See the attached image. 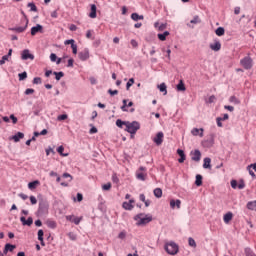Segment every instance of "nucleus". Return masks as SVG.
Returning a JSON list of instances; mask_svg holds the SVG:
<instances>
[{
	"mask_svg": "<svg viewBox=\"0 0 256 256\" xmlns=\"http://www.w3.org/2000/svg\"><path fill=\"white\" fill-rule=\"evenodd\" d=\"M145 175H147V174H145V173H143V172H137V173H136V177H137V179H139L140 181H145Z\"/></svg>",
	"mask_w": 256,
	"mask_h": 256,
	"instance_id": "38",
	"label": "nucleus"
},
{
	"mask_svg": "<svg viewBox=\"0 0 256 256\" xmlns=\"http://www.w3.org/2000/svg\"><path fill=\"white\" fill-rule=\"evenodd\" d=\"M43 235H45V232L43 230L38 231V241H43Z\"/></svg>",
	"mask_w": 256,
	"mask_h": 256,
	"instance_id": "47",
	"label": "nucleus"
},
{
	"mask_svg": "<svg viewBox=\"0 0 256 256\" xmlns=\"http://www.w3.org/2000/svg\"><path fill=\"white\" fill-rule=\"evenodd\" d=\"M134 83H135V79L134 78H130L128 80V82L126 83V90L129 91V89H131V87H133Z\"/></svg>",
	"mask_w": 256,
	"mask_h": 256,
	"instance_id": "35",
	"label": "nucleus"
},
{
	"mask_svg": "<svg viewBox=\"0 0 256 256\" xmlns=\"http://www.w3.org/2000/svg\"><path fill=\"white\" fill-rule=\"evenodd\" d=\"M68 237H69V239H71V241H77V234H75L73 232H69Z\"/></svg>",
	"mask_w": 256,
	"mask_h": 256,
	"instance_id": "45",
	"label": "nucleus"
},
{
	"mask_svg": "<svg viewBox=\"0 0 256 256\" xmlns=\"http://www.w3.org/2000/svg\"><path fill=\"white\" fill-rule=\"evenodd\" d=\"M38 185H41V182H39V180H34L28 184V189L33 191L34 189H37Z\"/></svg>",
	"mask_w": 256,
	"mask_h": 256,
	"instance_id": "17",
	"label": "nucleus"
},
{
	"mask_svg": "<svg viewBox=\"0 0 256 256\" xmlns=\"http://www.w3.org/2000/svg\"><path fill=\"white\" fill-rule=\"evenodd\" d=\"M108 93H109V95H118L119 94V91L118 90H112V89H109L108 90Z\"/></svg>",
	"mask_w": 256,
	"mask_h": 256,
	"instance_id": "61",
	"label": "nucleus"
},
{
	"mask_svg": "<svg viewBox=\"0 0 256 256\" xmlns=\"http://www.w3.org/2000/svg\"><path fill=\"white\" fill-rule=\"evenodd\" d=\"M247 209L250 211H256V200L247 203Z\"/></svg>",
	"mask_w": 256,
	"mask_h": 256,
	"instance_id": "25",
	"label": "nucleus"
},
{
	"mask_svg": "<svg viewBox=\"0 0 256 256\" xmlns=\"http://www.w3.org/2000/svg\"><path fill=\"white\" fill-rule=\"evenodd\" d=\"M67 118V114H62L57 117L58 121H65Z\"/></svg>",
	"mask_w": 256,
	"mask_h": 256,
	"instance_id": "50",
	"label": "nucleus"
},
{
	"mask_svg": "<svg viewBox=\"0 0 256 256\" xmlns=\"http://www.w3.org/2000/svg\"><path fill=\"white\" fill-rule=\"evenodd\" d=\"M131 19L133 21H143V19H145V17L143 15H139L138 13H132Z\"/></svg>",
	"mask_w": 256,
	"mask_h": 256,
	"instance_id": "21",
	"label": "nucleus"
},
{
	"mask_svg": "<svg viewBox=\"0 0 256 256\" xmlns=\"http://www.w3.org/2000/svg\"><path fill=\"white\" fill-rule=\"evenodd\" d=\"M36 33H43V26L41 24H37L36 26L31 28L32 37H35Z\"/></svg>",
	"mask_w": 256,
	"mask_h": 256,
	"instance_id": "9",
	"label": "nucleus"
},
{
	"mask_svg": "<svg viewBox=\"0 0 256 256\" xmlns=\"http://www.w3.org/2000/svg\"><path fill=\"white\" fill-rule=\"evenodd\" d=\"M191 160L195 161L196 163H199L201 161V151L200 150H194L190 152Z\"/></svg>",
	"mask_w": 256,
	"mask_h": 256,
	"instance_id": "6",
	"label": "nucleus"
},
{
	"mask_svg": "<svg viewBox=\"0 0 256 256\" xmlns=\"http://www.w3.org/2000/svg\"><path fill=\"white\" fill-rule=\"evenodd\" d=\"M177 155H179L178 162L179 163H185V159H187V156L185 155V151L178 149L177 150Z\"/></svg>",
	"mask_w": 256,
	"mask_h": 256,
	"instance_id": "14",
	"label": "nucleus"
},
{
	"mask_svg": "<svg viewBox=\"0 0 256 256\" xmlns=\"http://www.w3.org/2000/svg\"><path fill=\"white\" fill-rule=\"evenodd\" d=\"M230 185H231L232 189H235L236 187H238L237 180H231Z\"/></svg>",
	"mask_w": 256,
	"mask_h": 256,
	"instance_id": "56",
	"label": "nucleus"
},
{
	"mask_svg": "<svg viewBox=\"0 0 256 256\" xmlns=\"http://www.w3.org/2000/svg\"><path fill=\"white\" fill-rule=\"evenodd\" d=\"M20 221H21L22 225H27L28 227H31L33 225L32 217H28V219H26L24 216H21Z\"/></svg>",
	"mask_w": 256,
	"mask_h": 256,
	"instance_id": "11",
	"label": "nucleus"
},
{
	"mask_svg": "<svg viewBox=\"0 0 256 256\" xmlns=\"http://www.w3.org/2000/svg\"><path fill=\"white\" fill-rule=\"evenodd\" d=\"M27 7L30 8V11L37 12V6L35 5V3L30 2V3H28Z\"/></svg>",
	"mask_w": 256,
	"mask_h": 256,
	"instance_id": "41",
	"label": "nucleus"
},
{
	"mask_svg": "<svg viewBox=\"0 0 256 256\" xmlns=\"http://www.w3.org/2000/svg\"><path fill=\"white\" fill-rule=\"evenodd\" d=\"M41 83H42L41 77H35L33 79V84L34 85H41Z\"/></svg>",
	"mask_w": 256,
	"mask_h": 256,
	"instance_id": "46",
	"label": "nucleus"
},
{
	"mask_svg": "<svg viewBox=\"0 0 256 256\" xmlns=\"http://www.w3.org/2000/svg\"><path fill=\"white\" fill-rule=\"evenodd\" d=\"M31 205H37V198L35 196H30Z\"/></svg>",
	"mask_w": 256,
	"mask_h": 256,
	"instance_id": "52",
	"label": "nucleus"
},
{
	"mask_svg": "<svg viewBox=\"0 0 256 256\" xmlns=\"http://www.w3.org/2000/svg\"><path fill=\"white\" fill-rule=\"evenodd\" d=\"M127 237V233L125 231H122L118 235V239H125Z\"/></svg>",
	"mask_w": 256,
	"mask_h": 256,
	"instance_id": "55",
	"label": "nucleus"
},
{
	"mask_svg": "<svg viewBox=\"0 0 256 256\" xmlns=\"http://www.w3.org/2000/svg\"><path fill=\"white\" fill-rule=\"evenodd\" d=\"M91 19H95L97 17V6L95 4L91 5V12L89 14Z\"/></svg>",
	"mask_w": 256,
	"mask_h": 256,
	"instance_id": "16",
	"label": "nucleus"
},
{
	"mask_svg": "<svg viewBox=\"0 0 256 256\" xmlns=\"http://www.w3.org/2000/svg\"><path fill=\"white\" fill-rule=\"evenodd\" d=\"M203 185V176L201 174L196 175L195 186L201 187Z\"/></svg>",
	"mask_w": 256,
	"mask_h": 256,
	"instance_id": "19",
	"label": "nucleus"
},
{
	"mask_svg": "<svg viewBox=\"0 0 256 256\" xmlns=\"http://www.w3.org/2000/svg\"><path fill=\"white\" fill-rule=\"evenodd\" d=\"M25 134L23 132H17L15 135L11 137L14 143H19L21 139H24Z\"/></svg>",
	"mask_w": 256,
	"mask_h": 256,
	"instance_id": "12",
	"label": "nucleus"
},
{
	"mask_svg": "<svg viewBox=\"0 0 256 256\" xmlns=\"http://www.w3.org/2000/svg\"><path fill=\"white\" fill-rule=\"evenodd\" d=\"M167 37H169V31H165L164 33L162 34H158V39L160 41H166L167 40Z\"/></svg>",
	"mask_w": 256,
	"mask_h": 256,
	"instance_id": "26",
	"label": "nucleus"
},
{
	"mask_svg": "<svg viewBox=\"0 0 256 256\" xmlns=\"http://www.w3.org/2000/svg\"><path fill=\"white\" fill-rule=\"evenodd\" d=\"M78 57L80 61H87V59H89V50L86 48L83 51L79 52Z\"/></svg>",
	"mask_w": 256,
	"mask_h": 256,
	"instance_id": "7",
	"label": "nucleus"
},
{
	"mask_svg": "<svg viewBox=\"0 0 256 256\" xmlns=\"http://www.w3.org/2000/svg\"><path fill=\"white\" fill-rule=\"evenodd\" d=\"M129 121H123L121 119H118L116 120V125L120 128V129H123V125H125V127H127V123Z\"/></svg>",
	"mask_w": 256,
	"mask_h": 256,
	"instance_id": "32",
	"label": "nucleus"
},
{
	"mask_svg": "<svg viewBox=\"0 0 256 256\" xmlns=\"http://www.w3.org/2000/svg\"><path fill=\"white\" fill-rule=\"evenodd\" d=\"M64 44L65 45H71V47H72V45H75V40L74 39L66 40L64 42Z\"/></svg>",
	"mask_w": 256,
	"mask_h": 256,
	"instance_id": "54",
	"label": "nucleus"
},
{
	"mask_svg": "<svg viewBox=\"0 0 256 256\" xmlns=\"http://www.w3.org/2000/svg\"><path fill=\"white\" fill-rule=\"evenodd\" d=\"M203 168L211 169V158H209V157L204 158Z\"/></svg>",
	"mask_w": 256,
	"mask_h": 256,
	"instance_id": "22",
	"label": "nucleus"
},
{
	"mask_svg": "<svg viewBox=\"0 0 256 256\" xmlns=\"http://www.w3.org/2000/svg\"><path fill=\"white\" fill-rule=\"evenodd\" d=\"M10 119H11L13 125H16L18 119H17V117L15 116V114H11V115H10Z\"/></svg>",
	"mask_w": 256,
	"mask_h": 256,
	"instance_id": "51",
	"label": "nucleus"
},
{
	"mask_svg": "<svg viewBox=\"0 0 256 256\" xmlns=\"http://www.w3.org/2000/svg\"><path fill=\"white\" fill-rule=\"evenodd\" d=\"M188 243L190 247H197V243L195 242V239H193L192 237L188 239Z\"/></svg>",
	"mask_w": 256,
	"mask_h": 256,
	"instance_id": "42",
	"label": "nucleus"
},
{
	"mask_svg": "<svg viewBox=\"0 0 256 256\" xmlns=\"http://www.w3.org/2000/svg\"><path fill=\"white\" fill-rule=\"evenodd\" d=\"M245 256H256L255 252L249 247L244 249Z\"/></svg>",
	"mask_w": 256,
	"mask_h": 256,
	"instance_id": "34",
	"label": "nucleus"
},
{
	"mask_svg": "<svg viewBox=\"0 0 256 256\" xmlns=\"http://www.w3.org/2000/svg\"><path fill=\"white\" fill-rule=\"evenodd\" d=\"M233 219V213L228 212L224 215V223H229Z\"/></svg>",
	"mask_w": 256,
	"mask_h": 256,
	"instance_id": "29",
	"label": "nucleus"
},
{
	"mask_svg": "<svg viewBox=\"0 0 256 256\" xmlns=\"http://www.w3.org/2000/svg\"><path fill=\"white\" fill-rule=\"evenodd\" d=\"M190 23L192 24V25H197V24H199V23H201V18H199V16H194V18L190 21Z\"/></svg>",
	"mask_w": 256,
	"mask_h": 256,
	"instance_id": "37",
	"label": "nucleus"
},
{
	"mask_svg": "<svg viewBox=\"0 0 256 256\" xmlns=\"http://www.w3.org/2000/svg\"><path fill=\"white\" fill-rule=\"evenodd\" d=\"M71 49H72V53H73L74 55H77V44H72V45H71Z\"/></svg>",
	"mask_w": 256,
	"mask_h": 256,
	"instance_id": "58",
	"label": "nucleus"
},
{
	"mask_svg": "<svg viewBox=\"0 0 256 256\" xmlns=\"http://www.w3.org/2000/svg\"><path fill=\"white\" fill-rule=\"evenodd\" d=\"M73 63H75V60H73V58H70V59L68 60L67 67H73Z\"/></svg>",
	"mask_w": 256,
	"mask_h": 256,
	"instance_id": "63",
	"label": "nucleus"
},
{
	"mask_svg": "<svg viewBox=\"0 0 256 256\" xmlns=\"http://www.w3.org/2000/svg\"><path fill=\"white\" fill-rule=\"evenodd\" d=\"M139 129H141V124H139V122H137V121L129 122L128 121L124 131H127V133H130V135H135Z\"/></svg>",
	"mask_w": 256,
	"mask_h": 256,
	"instance_id": "3",
	"label": "nucleus"
},
{
	"mask_svg": "<svg viewBox=\"0 0 256 256\" xmlns=\"http://www.w3.org/2000/svg\"><path fill=\"white\" fill-rule=\"evenodd\" d=\"M215 33L218 37H223V35H225V28L223 27H218L216 30H215Z\"/></svg>",
	"mask_w": 256,
	"mask_h": 256,
	"instance_id": "27",
	"label": "nucleus"
},
{
	"mask_svg": "<svg viewBox=\"0 0 256 256\" xmlns=\"http://www.w3.org/2000/svg\"><path fill=\"white\" fill-rule=\"evenodd\" d=\"M212 51H221V42L216 41L214 44H210Z\"/></svg>",
	"mask_w": 256,
	"mask_h": 256,
	"instance_id": "18",
	"label": "nucleus"
},
{
	"mask_svg": "<svg viewBox=\"0 0 256 256\" xmlns=\"http://www.w3.org/2000/svg\"><path fill=\"white\" fill-rule=\"evenodd\" d=\"M123 209H126V211H131L133 210V204L129 203V202H123L122 204Z\"/></svg>",
	"mask_w": 256,
	"mask_h": 256,
	"instance_id": "30",
	"label": "nucleus"
},
{
	"mask_svg": "<svg viewBox=\"0 0 256 256\" xmlns=\"http://www.w3.org/2000/svg\"><path fill=\"white\" fill-rule=\"evenodd\" d=\"M103 191H110L111 190V182H108L104 185H102Z\"/></svg>",
	"mask_w": 256,
	"mask_h": 256,
	"instance_id": "43",
	"label": "nucleus"
},
{
	"mask_svg": "<svg viewBox=\"0 0 256 256\" xmlns=\"http://www.w3.org/2000/svg\"><path fill=\"white\" fill-rule=\"evenodd\" d=\"M165 29H167V23L161 24V25L158 27V31H165Z\"/></svg>",
	"mask_w": 256,
	"mask_h": 256,
	"instance_id": "57",
	"label": "nucleus"
},
{
	"mask_svg": "<svg viewBox=\"0 0 256 256\" xmlns=\"http://www.w3.org/2000/svg\"><path fill=\"white\" fill-rule=\"evenodd\" d=\"M5 61H9V56L4 55L0 60V65H5Z\"/></svg>",
	"mask_w": 256,
	"mask_h": 256,
	"instance_id": "48",
	"label": "nucleus"
},
{
	"mask_svg": "<svg viewBox=\"0 0 256 256\" xmlns=\"http://www.w3.org/2000/svg\"><path fill=\"white\" fill-rule=\"evenodd\" d=\"M170 207H171V209H175V207H177L178 209H181V200H179V199L170 200Z\"/></svg>",
	"mask_w": 256,
	"mask_h": 256,
	"instance_id": "15",
	"label": "nucleus"
},
{
	"mask_svg": "<svg viewBox=\"0 0 256 256\" xmlns=\"http://www.w3.org/2000/svg\"><path fill=\"white\" fill-rule=\"evenodd\" d=\"M123 105L121 106V110L124 111V112H127V107H128V104H127V99H124L122 101Z\"/></svg>",
	"mask_w": 256,
	"mask_h": 256,
	"instance_id": "44",
	"label": "nucleus"
},
{
	"mask_svg": "<svg viewBox=\"0 0 256 256\" xmlns=\"http://www.w3.org/2000/svg\"><path fill=\"white\" fill-rule=\"evenodd\" d=\"M22 59L23 61H27V59L33 61V59H35V56L33 54H30L28 49H25L22 52Z\"/></svg>",
	"mask_w": 256,
	"mask_h": 256,
	"instance_id": "8",
	"label": "nucleus"
},
{
	"mask_svg": "<svg viewBox=\"0 0 256 256\" xmlns=\"http://www.w3.org/2000/svg\"><path fill=\"white\" fill-rule=\"evenodd\" d=\"M46 225H47V227H49V229H56L57 228V222H55L53 220H47Z\"/></svg>",
	"mask_w": 256,
	"mask_h": 256,
	"instance_id": "24",
	"label": "nucleus"
},
{
	"mask_svg": "<svg viewBox=\"0 0 256 256\" xmlns=\"http://www.w3.org/2000/svg\"><path fill=\"white\" fill-rule=\"evenodd\" d=\"M154 195L157 197V199H161V197H163V190H161V188H155Z\"/></svg>",
	"mask_w": 256,
	"mask_h": 256,
	"instance_id": "28",
	"label": "nucleus"
},
{
	"mask_svg": "<svg viewBox=\"0 0 256 256\" xmlns=\"http://www.w3.org/2000/svg\"><path fill=\"white\" fill-rule=\"evenodd\" d=\"M49 211V203L47 200L41 199L39 201L38 213L39 215H47Z\"/></svg>",
	"mask_w": 256,
	"mask_h": 256,
	"instance_id": "4",
	"label": "nucleus"
},
{
	"mask_svg": "<svg viewBox=\"0 0 256 256\" xmlns=\"http://www.w3.org/2000/svg\"><path fill=\"white\" fill-rule=\"evenodd\" d=\"M229 101H230V103H233L234 105H239V103H241V101H239V99H237V97H235V96H231Z\"/></svg>",
	"mask_w": 256,
	"mask_h": 256,
	"instance_id": "39",
	"label": "nucleus"
},
{
	"mask_svg": "<svg viewBox=\"0 0 256 256\" xmlns=\"http://www.w3.org/2000/svg\"><path fill=\"white\" fill-rule=\"evenodd\" d=\"M29 25V20H26V24L24 27H15V28H9L10 31H16V33H23Z\"/></svg>",
	"mask_w": 256,
	"mask_h": 256,
	"instance_id": "13",
	"label": "nucleus"
},
{
	"mask_svg": "<svg viewBox=\"0 0 256 256\" xmlns=\"http://www.w3.org/2000/svg\"><path fill=\"white\" fill-rule=\"evenodd\" d=\"M242 67H244V69H251V67H253V59H251V57L246 56L244 57L241 61H240Z\"/></svg>",
	"mask_w": 256,
	"mask_h": 256,
	"instance_id": "5",
	"label": "nucleus"
},
{
	"mask_svg": "<svg viewBox=\"0 0 256 256\" xmlns=\"http://www.w3.org/2000/svg\"><path fill=\"white\" fill-rule=\"evenodd\" d=\"M97 131H98L97 127L92 126L91 129L89 130V133H90V135H93V134L97 133Z\"/></svg>",
	"mask_w": 256,
	"mask_h": 256,
	"instance_id": "60",
	"label": "nucleus"
},
{
	"mask_svg": "<svg viewBox=\"0 0 256 256\" xmlns=\"http://www.w3.org/2000/svg\"><path fill=\"white\" fill-rule=\"evenodd\" d=\"M18 77H19V81H25V79H27V73L25 71L22 73H19Z\"/></svg>",
	"mask_w": 256,
	"mask_h": 256,
	"instance_id": "40",
	"label": "nucleus"
},
{
	"mask_svg": "<svg viewBox=\"0 0 256 256\" xmlns=\"http://www.w3.org/2000/svg\"><path fill=\"white\" fill-rule=\"evenodd\" d=\"M50 61H52V63H55V61H57V54L55 53L50 54Z\"/></svg>",
	"mask_w": 256,
	"mask_h": 256,
	"instance_id": "53",
	"label": "nucleus"
},
{
	"mask_svg": "<svg viewBox=\"0 0 256 256\" xmlns=\"http://www.w3.org/2000/svg\"><path fill=\"white\" fill-rule=\"evenodd\" d=\"M251 168L256 172V163L250 164V165L247 167V169H251Z\"/></svg>",
	"mask_w": 256,
	"mask_h": 256,
	"instance_id": "64",
	"label": "nucleus"
},
{
	"mask_svg": "<svg viewBox=\"0 0 256 256\" xmlns=\"http://www.w3.org/2000/svg\"><path fill=\"white\" fill-rule=\"evenodd\" d=\"M158 89L160 93H164V95H167V85H165V83L158 85Z\"/></svg>",
	"mask_w": 256,
	"mask_h": 256,
	"instance_id": "31",
	"label": "nucleus"
},
{
	"mask_svg": "<svg viewBox=\"0 0 256 256\" xmlns=\"http://www.w3.org/2000/svg\"><path fill=\"white\" fill-rule=\"evenodd\" d=\"M192 135H194V137H197V135H199L200 137H203V128L199 129V128H194L191 131Z\"/></svg>",
	"mask_w": 256,
	"mask_h": 256,
	"instance_id": "20",
	"label": "nucleus"
},
{
	"mask_svg": "<svg viewBox=\"0 0 256 256\" xmlns=\"http://www.w3.org/2000/svg\"><path fill=\"white\" fill-rule=\"evenodd\" d=\"M5 247L8 249V251H9L10 253H13V251H15V249H17V246H16V245L9 244V243L5 244Z\"/></svg>",
	"mask_w": 256,
	"mask_h": 256,
	"instance_id": "36",
	"label": "nucleus"
},
{
	"mask_svg": "<svg viewBox=\"0 0 256 256\" xmlns=\"http://www.w3.org/2000/svg\"><path fill=\"white\" fill-rule=\"evenodd\" d=\"M134 220L138 221L136 223V225L138 226L147 225V223H151V221H153V216L149 214L140 213L134 217Z\"/></svg>",
	"mask_w": 256,
	"mask_h": 256,
	"instance_id": "1",
	"label": "nucleus"
},
{
	"mask_svg": "<svg viewBox=\"0 0 256 256\" xmlns=\"http://www.w3.org/2000/svg\"><path fill=\"white\" fill-rule=\"evenodd\" d=\"M25 95H33L35 93V90L33 88H28L25 90Z\"/></svg>",
	"mask_w": 256,
	"mask_h": 256,
	"instance_id": "49",
	"label": "nucleus"
},
{
	"mask_svg": "<svg viewBox=\"0 0 256 256\" xmlns=\"http://www.w3.org/2000/svg\"><path fill=\"white\" fill-rule=\"evenodd\" d=\"M53 75H55L56 81H61L62 77H65V73L63 72H53Z\"/></svg>",
	"mask_w": 256,
	"mask_h": 256,
	"instance_id": "33",
	"label": "nucleus"
},
{
	"mask_svg": "<svg viewBox=\"0 0 256 256\" xmlns=\"http://www.w3.org/2000/svg\"><path fill=\"white\" fill-rule=\"evenodd\" d=\"M177 91H186L185 82L183 80H180L179 83L176 86Z\"/></svg>",
	"mask_w": 256,
	"mask_h": 256,
	"instance_id": "23",
	"label": "nucleus"
},
{
	"mask_svg": "<svg viewBox=\"0 0 256 256\" xmlns=\"http://www.w3.org/2000/svg\"><path fill=\"white\" fill-rule=\"evenodd\" d=\"M164 249L168 255H177L179 253V245L174 241L166 242Z\"/></svg>",
	"mask_w": 256,
	"mask_h": 256,
	"instance_id": "2",
	"label": "nucleus"
},
{
	"mask_svg": "<svg viewBox=\"0 0 256 256\" xmlns=\"http://www.w3.org/2000/svg\"><path fill=\"white\" fill-rule=\"evenodd\" d=\"M163 137H164L163 132H158L156 134V137L153 139L154 143L158 146L161 145L163 143Z\"/></svg>",
	"mask_w": 256,
	"mask_h": 256,
	"instance_id": "10",
	"label": "nucleus"
},
{
	"mask_svg": "<svg viewBox=\"0 0 256 256\" xmlns=\"http://www.w3.org/2000/svg\"><path fill=\"white\" fill-rule=\"evenodd\" d=\"M112 181L113 183H119V178L117 177V174H113Z\"/></svg>",
	"mask_w": 256,
	"mask_h": 256,
	"instance_id": "62",
	"label": "nucleus"
},
{
	"mask_svg": "<svg viewBox=\"0 0 256 256\" xmlns=\"http://www.w3.org/2000/svg\"><path fill=\"white\" fill-rule=\"evenodd\" d=\"M238 189H245V181L240 180V182L238 184Z\"/></svg>",
	"mask_w": 256,
	"mask_h": 256,
	"instance_id": "59",
	"label": "nucleus"
}]
</instances>
